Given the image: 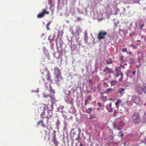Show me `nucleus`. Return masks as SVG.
I'll return each mask as SVG.
<instances>
[{"label":"nucleus","instance_id":"obj_1","mask_svg":"<svg viewBox=\"0 0 146 146\" xmlns=\"http://www.w3.org/2000/svg\"><path fill=\"white\" fill-rule=\"evenodd\" d=\"M42 74L43 75H46V79L47 80L48 82H46L44 78H42V80L44 82V83L46 85V86H47V84L50 86L52 84V80L51 79V77L50 76V74L49 71L47 69H43L41 72Z\"/></svg>","mask_w":146,"mask_h":146},{"label":"nucleus","instance_id":"obj_2","mask_svg":"<svg viewBox=\"0 0 146 146\" xmlns=\"http://www.w3.org/2000/svg\"><path fill=\"white\" fill-rule=\"evenodd\" d=\"M131 119L135 124H137L139 123L140 121V117L139 113L137 112H135L132 116Z\"/></svg>","mask_w":146,"mask_h":146},{"label":"nucleus","instance_id":"obj_3","mask_svg":"<svg viewBox=\"0 0 146 146\" xmlns=\"http://www.w3.org/2000/svg\"><path fill=\"white\" fill-rule=\"evenodd\" d=\"M132 101L137 105L141 104L142 103V101L139 97L135 96H132Z\"/></svg>","mask_w":146,"mask_h":146},{"label":"nucleus","instance_id":"obj_4","mask_svg":"<svg viewBox=\"0 0 146 146\" xmlns=\"http://www.w3.org/2000/svg\"><path fill=\"white\" fill-rule=\"evenodd\" d=\"M107 33L106 31H100L97 35V38L98 40H101L105 38L107 35Z\"/></svg>","mask_w":146,"mask_h":146},{"label":"nucleus","instance_id":"obj_5","mask_svg":"<svg viewBox=\"0 0 146 146\" xmlns=\"http://www.w3.org/2000/svg\"><path fill=\"white\" fill-rule=\"evenodd\" d=\"M135 90L139 94H141L143 93V87L142 88L139 84L137 85L135 87Z\"/></svg>","mask_w":146,"mask_h":146},{"label":"nucleus","instance_id":"obj_6","mask_svg":"<svg viewBox=\"0 0 146 146\" xmlns=\"http://www.w3.org/2000/svg\"><path fill=\"white\" fill-rule=\"evenodd\" d=\"M63 78L61 75L56 76L55 78V82L57 84H60V82L62 80Z\"/></svg>","mask_w":146,"mask_h":146},{"label":"nucleus","instance_id":"obj_7","mask_svg":"<svg viewBox=\"0 0 146 146\" xmlns=\"http://www.w3.org/2000/svg\"><path fill=\"white\" fill-rule=\"evenodd\" d=\"M54 74L55 76H58L59 75H61V73L60 72V70L58 68L56 67H55L54 68Z\"/></svg>","mask_w":146,"mask_h":146},{"label":"nucleus","instance_id":"obj_8","mask_svg":"<svg viewBox=\"0 0 146 146\" xmlns=\"http://www.w3.org/2000/svg\"><path fill=\"white\" fill-rule=\"evenodd\" d=\"M49 97L50 98L51 100L52 101H54L55 100V98L54 96L53 95L52 96L51 95L48 94L47 95L45 92L43 93V97L44 98H47Z\"/></svg>","mask_w":146,"mask_h":146},{"label":"nucleus","instance_id":"obj_9","mask_svg":"<svg viewBox=\"0 0 146 146\" xmlns=\"http://www.w3.org/2000/svg\"><path fill=\"white\" fill-rule=\"evenodd\" d=\"M106 108L109 112L112 111L114 108H112V103H110L106 105Z\"/></svg>","mask_w":146,"mask_h":146},{"label":"nucleus","instance_id":"obj_10","mask_svg":"<svg viewBox=\"0 0 146 146\" xmlns=\"http://www.w3.org/2000/svg\"><path fill=\"white\" fill-rule=\"evenodd\" d=\"M105 69L104 70V72L107 71L108 73L109 74H112L113 73V71L112 70V69L109 68L107 66L106 67Z\"/></svg>","mask_w":146,"mask_h":146},{"label":"nucleus","instance_id":"obj_11","mask_svg":"<svg viewBox=\"0 0 146 146\" xmlns=\"http://www.w3.org/2000/svg\"><path fill=\"white\" fill-rule=\"evenodd\" d=\"M121 106L123 107L126 109L127 110L129 108V105L127 101L121 104Z\"/></svg>","mask_w":146,"mask_h":146},{"label":"nucleus","instance_id":"obj_12","mask_svg":"<svg viewBox=\"0 0 146 146\" xmlns=\"http://www.w3.org/2000/svg\"><path fill=\"white\" fill-rule=\"evenodd\" d=\"M144 58L143 54L141 53V55L139 56L137 58L138 61L140 63L143 60Z\"/></svg>","mask_w":146,"mask_h":146},{"label":"nucleus","instance_id":"obj_13","mask_svg":"<svg viewBox=\"0 0 146 146\" xmlns=\"http://www.w3.org/2000/svg\"><path fill=\"white\" fill-rule=\"evenodd\" d=\"M38 125H41V126L43 127H44L45 126V124L44 123L43 121L41 120L39 121L37 123Z\"/></svg>","mask_w":146,"mask_h":146},{"label":"nucleus","instance_id":"obj_14","mask_svg":"<svg viewBox=\"0 0 146 146\" xmlns=\"http://www.w3.org/2000/svg\"><path fill=\"white\" fill-rule=\"evenodd\" d=\"M115 70L117 72L116 73V76L117 78H118L120 75V72H121L120 68L118 70V68H115Z\"/></svg>","mask_w":146,"mask_h":146},{"label":"nucleus","instance_id":"obj_15","mask_svg":"<svg viewBox=\"0 0 146 146\" xmlns=\"http://www.w3.org/2000/svg\"><path fill=\"white\" fill-rule=\"evenodd\" d=\"M38 111L40 112H42V111H45V109L44 106H41L39 107L38 109Z\"/></svg>","mask_w":146,"mask_h":146},{"label":"nucleus","instance_id":"obj_16","mask_svg":"<svg viewBox=\"0 0 146 146\" xmlns=\"http://www.w3.org/2000/svg\"><path fill=\"white\" fill-rule=\"evenodd\" d=\"M92 110L93 109L92 108H89L86 110V112L90 114L91 113Z\"/></svg>","mask_w":146,"mask_h":146},{"label":"nucleus","instance_id":"obj_17","mask_svg":"<svg viewBox=\"0 0 146 146\" xmlns=\"http://www.w3.org/2000/svg\"><path fill=\"white\" fill-rule=\"evenodd\" d=\"M121 100H118L115 103V105L116 108H118V105L121 104Z\"/></svg>","mask_w":146,"mask_h":146},{"label":"nucleus","instance_id":"obj_18","mask_svg":"<svg viewBox=\"0 0 146 146\" xmlns=\"http://www.w3.org/2000/svg\"><path fill=\"white\" fill-rule=\"evenodd\" d=\"M106 63L107 64H112L113 63V61L112 60V59L110 58L107 60H106Z\"/></svg>","mask_w":146,"mask_h":146},{"label":"nucleus","instance_id":"obj_19","mask_svg":"<svg viewBox=\"0 0 146 146\" xmlns=\"http://www.w3.org/2000/svg\"><path fill=\"white\" fill-rule=\"evenodd\" d=\"M42 12L43 14L44 15V16L45 14L46 15H48L49 13V11H47L46 8H45L43 9L42 11Z\"/></svg>","mask_w":146,"mask_h":146},{"label":"nucleus","instance_id":"obj_20","mask_svg":"<svg viewBox=\"0 0 146 146\" xmlns=\"http://www.w3.org/2000/svg\"><path fill=\"white\" fill-rule=\"evenodd\" d=\"M117 81L116 80H112L110 82V84L111 86H114L115 84L117 83Z\"/></svg>","mask_w":146,"mask_h":146},{"label":"nucleus","instance_id":"obj_21","mask_svg":"<svg viewBox=\"0 0 146 146\" xmlns=\"http://www.w3.org/2000/svg\"><path fill=\"white\" fill-rule=\"evenodd\" d=\"M49 86L50 88V92L51 94H54L55 93L54 90L52 88L51 85L50 86Z\"/></svg>","mask_w":146,"mask_h":146},{"label":"nucleus","instance_id":"obj_22","mask_svg":"<svg viewBox=\"0 0 146 146\" xmlns=\"http://www.w3.org/2000/svg\"><path fill=\"white\" fill-rule=\"evenodd\" d=\"M113 89H112L111 88H109L107 89L106 91V93H108L109 92H110L113 91Z\"/></svg>","mask_w":146,"mask_h":146},{"label":"nucleus","instance_id":"obj_23","mask_svg":"<svg viewBox=\"0 0 146 146\" xmlns=\"http://www.w3.org/2000/svg\"><path fill=\"white\" fill-rule=\"evenodd\" d=\"M44 16V15L43 14V13L42 12L41 13L38 15L37 17L38 18H41Z\"/></svg>","mask_w":146,"mask_h":146},{"label":"nucleus","instance_id":"obj_24","mask_svg":"<svg viewBox=\"0 0 146 146\" xmlns=\"http://www.w3.org/2000/svg\"><path fill=\"white\" fill-rule=\"evenodd\" d=\"M45 111H42L40 114V116L41 118L43 119L45 114Z\"/></svg>","mask_w":146,"mask_h":146},{"label":"nucleus","instance_id":"obj_25","mask_svg":"<svg viewBox=\"0 0 146 146\" xmlns=\"http://www.w3.org/2000/svg\"><path fill=\"white\" fill-rule=\"evenodd\" d=\"M143 92L145 93L146 94V84H145L143 87Z\"/></svg>","mask_w":146,"mask_h":146},{"label":"nucleus","instance_id":"obj_26","mask_svg":"<svg viewBox=\"0 0 146 146\" xmlns=\"http://www.w3.org/2000/svg\"><path fill=\"white\" fill-rule=\"evenodd\" d=\"M129 60L131 64H134L135 63V60L133 58H131L129 59Z\"/></svg>","mask_w":146,"mask_h":146},{"label":"nucleus","instance_id":"obj_27","mask_svg":"<svg viewBox=\"0 0 146 146\" xmlns=\"http://www.w3.org/2000/svg\"><path fill=\"white\" fill-rule=\"evenodd\" d=\"M120 75L121 76V77L119 79V80L120 81H121L123 80V74L122 72H120Z\"/></svg>","mask_w":146,"mask_h":146},{"label":"nucleus","instance_id":"obj_28","mask_svg":"<svg viewBox=\"0 0 146 146\" xmlns=\"http://www.w3.org/2000/svg\"><path fill=\"white\" fill-rule=\"evenodd\" d=\"M123 58H124V57L123 56H121V57H120V59H121L120 62H121V63L124 62L126 61V60H124V59H123Z\"/></svg>","mask_w":146,"mask_h":146},{"label":"nucleus","instance_id":"obj_29","mask_svg":"<svg viewBox=\"0 0 146 146\" xmlns=\"http://www.w3.org/2000/svg\"><path fill=\"white\" fill-rule=\"evenodd\" d=\"M124 89L123 88H119L118 90V92L119 93H121L124 91Z\"/></svg>","mask_w":146,"mask_h":146},{"label":"nucleus","instance_id":"obj_30","mask_svg":"<svg viewBox=\"0 0 146 146\" xmlns=\"http://www.w3.org/2000/svg\"><path fill=\"white\" fill-rule=\"evenodd\" d=\"M54 143L55 146H57L58 144V142L57 141V140L52 141Z\"/></svg>","mask_w":146,"mask_h":146},{"label":"nucleus","instance_id":"obj_31","mask_svg":"<svg viewBox=\"0 0 146 146\" xmlns=\"http://www.w3.org/2000/svg\"><path fill=\"white\" fill-rule=\"evenodd\" d=\"M80 139V136L79 135H78V137L76 138L75 140L77 141L78 142H79V140Z\"/></svg>","mask_w":146,"mask_h":146},{"label":"nucleus","instance_id":"obj_32","mask_svg":"<svg viewBox=\"0 0 146 146\" xmlns=\"http://www.w3.org/2000/svg\"><path fill=\"white\" fill-rule=\"evenodd\" d=\"M56 140H57V139H56V135H53V137L52 138V141H53Z\"/></svg>","mask_w":146,"mask_h":146},{"label":"nucleus","instance_id":"obj_33","mask_svg":"<svg viewBox=\"0 0 146 146\" xmlns=\"http://www.w3.org/2000/svg\"><path fill=\"white\" fill-rule=\"evenodd\" d=\"M48 4L51 6L52 4V0H48Z\"/></svg>","mask_w":146,"mask_h":146},{"label":"nucleus","instance_id":"obj_34","mask_svg":"<svg viewBox=\"0 0 146 146\" xmlns=\"http://www.w3.org/2000/svg\"><path fill=\"white\" fill-rule=\"evenodd\" d=\"M121 50L123 52H127L126 48H123Z\"/></svg>","mask_w":146,"mask_h":146},{"label":"nucleus","instance_id":"obj_35","mask_svg":"<svg viewBox=\"0 0 146 146\" xmlns=\"http://www.w3.org/2000/svg\"><path fill=\"white\" fill-rule=\"evenodd\" d=\"M104 86L105 88L107 87L108 86V84L106 82H104L103 83Z\"/></svg>","mask_w":146,"mask_h":146},{"label":"nucleus","instance_id":"obj_36","mask_svg":"<svg viewBox=\"0 0 146 146\" xmlns=\"http://www.w3.org/2000/svg\"><path fill=\"white\" fill-rule=\"evenodd\" d=\"M143 119L145 120L146 119V112L145 113L143 117Z\"/></svg>","mask_w":146,"mask_h":146},{"label":"nucleus","instance_id":"obj_37","mask_svg":"<svg viewBox=\"0 0 146 146\" xmlns=\"http://www.w3.org/2000/svg\"><path fill=\"white\" fill-rule=\"evenodd\" d=\"M117 115V112L115 111H114L113 114V116L114 117H115Z\"/></svg>","mask_w":146,"mask_h":146},{"label":"nucleus","instance_id":"obj_38","mask_svg":"<svg viewBox=\"0 0 146 146\" xmlns=\"http://www.w3.org/2000/svg\"><path fill=\"white\" fill-rule=\"evenodd\" d=\"M145 26L144 24H142L140 25V28L141 29H142L143 27Z\"/></svg>","mask_w":146,"mask_h":146},{"label":"nucleus","instance_id":"obj_39","mask_svg":"<svg viewBox=\"0 0 146 146\" xmlns=\"http://www.w3.org/2000/svg\"><path fill=\"white\" fill-rule=\"evenodd\" d=\"M141 65V64H140L139 65H136V66L137 67V68L138 69L139 67H140Z\"/></svg>","mask_w":146,"mask_h":146},{"label":"nucleus","instance_id":"obj_40","mask_svg":"<svg viewBox=\"0 0 146 146\" xmlns=\"http://www.w3.org/2000/svg\"><path fill=\"white\" fill-rule=\"evenodd\" d=\"M97 105L99 106L100 107H102V104L100 102H98L97 103Z\"/></svg>","mask_w":146,"mask_h":146},{"label":"nucleus","instance_id":"obj_41","mask_svg":"<svg viewBox=\"0 0 146 146\" xmlns=\"http://www.w3.org/2000/svg\"><path fill=\"white\" fill-rule=\"evenodd\" d=\"M136 71L135 70H134V71H133L132 72V74L133 75H134L135 74H136Z\"/></svg>","mask_w":146,"mask_h":146},{"label":"nucleus","instance_id":"obj_42","mask_svg":"<svg viewBox=\"0 0 146 146\" xmlns=\"http://www.w3.org/2000/svg\"><path fill=\"white\" fill-rule=\"evenodd\" d=\"M89 100H91V97L90 96H89L87 98Z\"/></svg>","mask_w":146,"mask_h":146},{"label":"nucleus","instance_id":"obj_43","mask_svg":"<svg viewBox=\"0 0 146 146\" xmlns=\"http://www.w3.org/2000/svg\"><path fill=\"white\" fill-rule=\"evenodd\" d=\"M85 38H86L87 37V33H85Z\"/></svg>","mask_w":146,"mask_h":146},{"label":"nucleus","instance_id":"obj_44","mask_svg":"<svg viewBox=\"0 0 146 146\" xmlns=\"http://www.w3.org/2000/svg\"><path fill=\"white\" fill-rule=\"evenodd\" d=\"M127 54H129L130 55H131V54H132V53L131 52H126Z\"/></svg>","mask_w":146,"mask_h":146},{"label":"nucleus","instance_id":"obj_45","mask_svg":"<svg viewBox=\"0 0 146 146\" xmlns=\"http://www.w3.org/2000/svg\"><path fill=\"white\" fill-rule=\"evenodd\" d=\"M46 118L47 119V121L48 122L49 119L50 118L49 116H46Z\"/></svg>","mask_w":146,"mask_h":146},{"label":"nucleus","instance_id":"obj_46","mask_svg":"<svg viewBox=\"0 0 146 146\" xmlns=\"http://www.w3.org/2000/svg\"><path fill=\"white\" fill-rule=\"evenodd\" d=\"M120 136L121 137H122L123 136V134L122 133H121L120 135Z\"/></svg>","mask_w":146,"mask_h":146},{"label":"nucleus","instance_id":"obj_47","mask_svg":"<svg viewBox=\"0 0 146 146\" xmlns=\"http://www.w3.org/2000/svg\"><path fill=\"white\" fill-rule=\"evenodd\" d=\"M116 128L118 130H121V128L119 127H117Z\"/></svg>","mask_w":146,"mask_h":146},{"label":"nucleus","instance_id":"obj_48","mask_svg":"<svg viewBox=\"0 0 146 146\" xmlns=\"http://www.w3.org/2000/svg\"><path fill=\"white\" fill-rule=\"evenodd\" d=\"M89 100H88V99H87L86 100H85V101H86V102H88L89 101Z\"/></svg>","mask_w":146,"mask_h":146},{"label":"nucleus","instance_id":"obj_49","mask_svg":"<svg viewBox=\"0 0 146 146\" xmlns=\"http://www.w3.org/2000/svg\"><path fill=\"white\" fill-rule=\"evenodd\" d=\"M88 102H86V101H85L84 102V104L85 105H86L87 104Z\"/></svg>","mask_w":146,"mask_h":146},{"label":"nucleus","instance_id":"obj_50","mask_svg":"<svg viewBox=\"0 0 146 146\" xmlns=\"http://www.w3.org/2000/svg\"><path fill=\"white\" fill-rule=\"evenodd\" d=\"M127 73H130L131 72V71L130 70H127Z\"/></svg>","mask_w":146,"mask_h":146},{"label":"nucleus","instance_id":"obj_51","mask_svg":"<svg viewBox=\"0 0 146 146\" xmlns=\"http://www.w3.org/2000/svg\"><path fill=\"white\" fill-rule=\"evenodd\" d=\"M100 109H101V108L100 107L98 108L97 109V110H100Z\"/></svg>","mask_w":146,"mask_h":146},{"label":"nucleus","instance_id":"obj_52","mask_svg":"<svg viewBox=\"0 0 146 146\" xmlns=\"http://www.w3.org/2000/svg\"><path fill=\"white\" fill-rule=\"evenodd\" d=\"M80 19H81V18H80V17H78V19H77V20H78V21H79V20H80Z\"/></svg>","mask_w":146,"mask_h":146},{"label":"nucleus","instance_id":"obj_53","mask_svg":"<svg viewBox=\"0 0 146 146\" xmlns=\"http://www.w3.org/2000/svg\"><path fill=\"white\" fill-rule=\"evenodd\" d=\"M140 53V52L139 51H138L137 52V54H139Z\"/></svg>","mask_w":146,"mask_h":146},{"label":"nucleus","instance_id":"obj_54","mask_svg":"<svg viewBox=\"0 0 146 146\" xmlns=\"http://www.w3.org/2000/svg\"><path fill=\"white\" fill-rule=\"evenodd\" d=\"M79 146H83V145L82 143H81Z\"/></svg>","mask_w":146,"mask_h":146},{"label":"nucleus","instance_id":"obj_55","mask_svg":"<svg viewBox=\"0 0 146 146\" xmlns=\"http://www.w3.org/2000/svg\"><path fill=\"white\" fill-rule=\"evenodd\" d=\"M109 100H110V101H112L113 100L111 99H109Z\"/></svg>","mask_w":146,"mask_h":146},{"label":"nucleus","instance_id":"obj_56","mask_svg":"<svg viewBox=\"0 0 146 146\" xmlns=\"http://www.w3.org/2000/svg\"><path fill=\"white\" fill-rule=\"evenodd\" d=\"M122 65H121V64H120V66H119V68H120L121 67H122Z\"/></svg>","mask_w":146,"mask_h":146},{"label":"nucleus","instance_id":"obj_57","mask_svg":"<svg viewBox=\"0 0 146 146\" xmlns=\"http://www.w3.org/2000/svg\"><path fill=\"white\" fill-rule=\"evenodd\" d=\"M79 31H78V30L77 31H76V32H79Z\"/></svg>","mask_w":146,"mask_h":146},{"label":"nucleus","instance_id":"obj_58","mask_svg":"<svg viewBox=\"0 0 146 146\" xmlns=\"http://www.w3.org/2000/svg\"><path fill=\"white\" fill-rule=\"evenodd\" d=\"M47 29L48 30H49V28H48V27H47Z\"/></svg>","mask_w":146,"mask_h":146},{"label":"nucleus","instance_id":"obj_59","mask_svg":"<svg viewBox=\"0 0 146 146\" xmlns=\"http://www.w3.org/2000/svg\"><path fill=\"white\" fill-rule=\"evenodd\" d=\"M111 138L112 139H113V136H111Z\"/></svg>","mask_w":146,"mask_h":146},{"label":"nucleus","instance_id":"obj_60","mask_svg":"<svg viewBox=\"0 0 146 146\" xmlns=\"http://www.w3.org/2000/svg\"><path fill=\"white\" fill-rule=\"evenodd\" d=\"M122 132V131H120V132H119V133H120V132Z\"/></svg>","mask_w":146,"mask_h":146},{"label":"nucleus","instance_id":"obj_61","mask_svg":"<svg viewBox=\"0 0 146 146\" xmlns=\"http://www.w3.org/2000/svg\"><path fill=\"white\" fill-rule=\"evenodd\" d=\"M125 65H127V63H125Z\"/></svg>","mask_w":146,"mask_h":146},{"label":"nucleus","instance_id":"obj_62","mask_svg":"<svg viewBox=\"0 0 146 146\" xmlns=\"http://www.w3.org/2000/svg\"><path fill=\"white\" fill-rule=\"evenodd\" d=\"M134 48H136V47H134Z\"/></svg>","mask_w":146,"mask_h":146},{"label":"nucleus","instance_id":"obj_63","mask_svg":"<svg viewBox=\"0 0 146 146\" xmlns=\"http://www.w3.org/2000/svg\"><path fill=\"white\" fill-rule=\"evenodd\" d=\"M134 48H136V47H134Z\"/></svg>","mask_w":146,"mask_h":146},{"label":"nucleus","instance_id":"obj_64","mask_svg":"<svg viewBox=\"0 0 146 146\" xmlns=\"http://www.w3.org/2000/svg\"><path fill=\"white\" fill-rule=\"evenodd\" d=\"M50 36H49L48 39H49Z\"/></svg>","mask_w":146,"mask_h":146}]
</instances>
